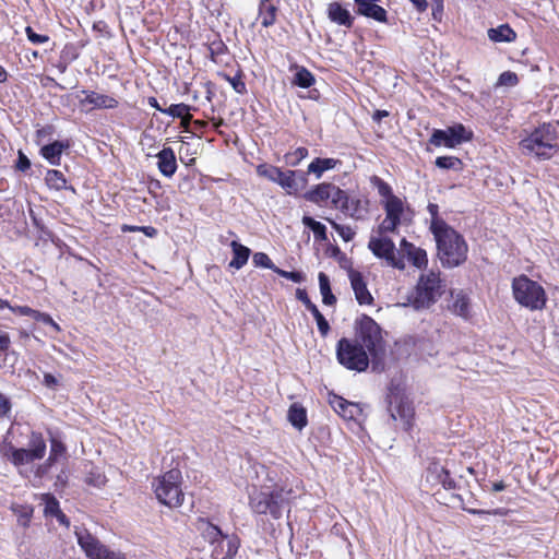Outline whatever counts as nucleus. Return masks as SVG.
Here are the masks:
<instances>
[{
  "mask_svg": "<svg viewBox=\"0 0 559 559\" xmlns=\"http://www.w3.org/2000/svg\"><path fill=\"white\" fill-rule=\"evenodd\" d=\"M400 224L401 223L399 221H396L394 218H390L389 216L385 215V218L382 221V223L379 226V231H380V234L393 233V231H395V229L397 228V226Z\"/></svg>",
  "mask_w": 559,
  "mask_h": 559,
  "instance_id": "obj_55",
  "label": "nucleus"
},
{
  "mask_svg": "<svg viewBox=\"0 0 559 559\" xmlns=\"http://www.w3.org/2000/svg\"><path fill=\"white\" fill-rule=\"evenodd\" d=\"M181 472L173 468L153 480L152 487L160 503L169 508L182 504L185 496L181 489Z\"/></svg>",
  "mask_w": 559,
  "mask_h": 559,
  "instance_id": "obj_6",
  "label": "nucleus"
},
{
  "mask_svg": "<svg viewBox=\"0 0 559 559\" xmlns=\"http://www.w3.org/2000/svg\"><path fill=\"white\" fill-rule=\"evenodd\" d=\"M10 310L19 316L32 317L35 319L37 310L32 309L28 306H15L10 307Z\"/></svg>",
  "mask_w": 559,
  "mask_h": 559,
  "instance_id": "obj_57",
  "label": "nucleus"
},
{
  "mask_svg": "<svg viewBox=\"0 0 559 559\" xmlns=\"http://www.w3.org/2000/svg\"><path fill=\"white\" fill-rule=\"evenodd\" d=\"M320 293L322 295V302L326 306L336 304V297L332 294L329 276L320 272L318 275Z\"/></svg>",
  "mask_w": 559,
  "mask_h": 559,
  "instance_id": "obj_33",
  "label": "nucleus"
},
{
  "mask_svg": "<svg viewBox=\"0 0 559 559\" xmlns=\"http://www.w3.org/2000/svg\"><path fill=\"white\" fill-rule=\"evenodd\" d=\"M433 473H436V477L439 484L443 486L445 489H454L455 488V480L450 476V473L448 469H445L442 466H435Z\"/></svg>",
  "mask_w": 559,
  "mask_h": 559,
  "instance_id": "obj_44",
  "label": "nucleus"
},
{
  "mask_svg": "<svg viewBox=\"0 0 559 559\" xmlns=\"http://www.w3.org/2000/svg\"><path fill=\"white\" fill-rule=\"evenodd\" d=\"M28 445L29 449L12 448L11 461L14 465L28 464L44 457L46 453V442L40 433L32 432Z\"/></svg>",
  "mask_w": 559,
  "mask_h": 559,
  "instance_id": "obj_12",
  "label": "nucleus"
},
{
  "mask_svg": "<svg viewBox=\"0 0 559 559\" xmlns=\"http://www.w3.org/2000/svg\"><path fill=\"white\" fill-rule=\"evenodd\" d=\"M78 544L91 559H127L120 551H111L85 528H76Z\"/></svg>",
  "mask_w": 559,
  "mask_h": 559,
  "instance_id": "obj_9",
  "label": "nucleus"
},
{
  "mask_svg": "<svg viewBox=\"0 0 559 559\" xmlns=\"http://www.w3.org/2000/svg\"><path fill=\"white\" fill-rule=\"evenodd\" d=\"M373 183L378 190V193L381 197L385 198L386 200L391 199L392 197H395L392 193V189H391L390 185L386 183L385 181H383L382 179H380L379 177L373 178Z\"/></svg>",
  "mask_w": 559,
  "mask_h": 559,
  "instance_id": "obj_50",
  "label": "nucleus"
},
{
  "mask_svg": "<svg viewBox=\"0 0 559 559\" xmlns=\"http://www.w3.org/2000/svg\"><path fill=\"white\" fill-rule=\"evenodd\" d=\"M472 135L471 131H467L463 124L459 123L444 130L435 129L429 139V143L438 147L445 146L453 148L463 142L469 141Z\"/></svg>",
  "mask_w": 559,
  "mask_h": 559,
  "instance_id": "obj_10",
  "label": "nucleus"
},
{
  "mask_svg": "<svg viewBox=\"0 0 559 559\" xmlns=\"http://www.w3.org/2000/svg\"><path fill=\"white\" fill-rule=\"evenodd\" d=\"M277 7L270 0H261L259 3V16L263 27H270L275 24Z\"/></svg>",
  "mask_w": 559,
  "mask_h": 559,
  "instance_id": "obj_30",
  "label": "nucleus"
},
{
  "mask_svg": "<svg viewBox=\"0 0 559 559\" xmlns=\"http://www.w3.org/2000/svg\"><path fill=\"white\" fill-rule=\"evenodd\" d=\"M240 546V540L236 535H225L221 546L218 547V552L213 554L216 558L221 559H231L237 554Z\"/></svg>",
  "mask_w": 559,
  "mask_h": 559,
  "instance_id": "obj_27",
  "label": "nucleus"
},
{
  "mask_svg": "<svg viewBox=\"0 0 559 559\" xmlns=\"http://www.w3.org/2000/svg\"><path fill=\"white\" fill-rule=\"evenodd\" d=\"M443 290L440 274L430 271L419 276L415 292L408 297V304L416 310L428 309L438 301Z\"/></svg>",
  "mask_w": 559,
  "mask_h": 559,
  "instance_id": "obj_4",
  "label": "nucleus"
},
{
  "mask_svg": "<svg viewBox=\"0 0 559 559\" xmlns=\"http://www.w3.org/2000/svg\"><path fill=\"white\" fill-rule=\"evenodd\" d=\"M44 384L47 388H55L58 384L57 378L51 373H45L44 376Z\"/></svg>",
  "mask_w": 559,
  "mask_h": 559,
  "instance_id": "obj_63",
  "label": "nucleus"
},
{
  "mask_svg": "<svg viewBox=\"0 0 559 559\" xmlns=\"http://www.w3.org/2000/svg\"><path fill=\"white\" fill-rule=\"evenodd\" d=\"M70 147L69 141H55L40 148V155L52 166H59L63 151Z\"/></svg>",
  "mask_w": 559,
  "mask_h": 559,
  "instance_id": "obj_22",
  "label": "nucleus"
},
{
  "mask_svg": "<svg viewBox=\"0 0 559 559\" xmlns=\"http://www.w3.org/2000/svg\"><path fill=\"white\" fill-rule=\"evenodd\" d=\"M231 87L237 94L243 95L247 93L246 83L243 82L241 74L235 76L225 75Z\"/></svg>",
  "mask_w": 559,
  "mask_h": 559,
  "instance_id": "obj_48",
  "label": "nucleus"
},
{
  "mask_svg": "<svg viewBox=\"0 0 559 559\" xmlns=\"http://www.w3.org/2000/svg\"><path fill=\"white\" fill-rule=\"evenodd\" d=\"M519 83L516 73L511 71H504L499 75L498 85L500 86H515Z\"/></svg>",
  "mask_w": 559,
  "mask_h": 559,
  "instance_id": "obj_49",
  "label": "nucleus"
},
{
  "mask_svg": "<svg viewBox=\"0 0 559 559\" xmlns=\"http://www.w3.org/2000/svg\"><path fill=\"white\" fill-rule=\"evenodd\" d=\"M45 181L49 189L53 190H63L68 189L67 187V179L64 175L56 169H49L47 170L45 175Z\"/></svg>",
  "mask_w": 559,
  "mask_h": 559,
  "instance_id": "obj_34",
  "label": "nucleus"
},
{
  "mask_svg": "<svg viewBox=\"0 0 559 559\" xmlns=\"http://www.w3.org/2000/svg\"><path fill=\"white\" fill-rule=\"evenodd\" d=\"M55 131V128L52 126H46L36 131V138L38 140H43L47 136H50Z\"/></svg>",
  "mask_w": 559,
  "mask_h": 559,
  "instance_id": "obj_61",
  "label": "nucleus"
},
{
  "mask_svg": "<svg viewBox=\"0 0 559 559\" xmlns=\"http://www.w3.org/2000/svg\"><path fill=\"white\" fill-rule=\"evenodd\" d=\"M330 405L332 408L344 419L355 420L361 413L360 407L356 403H352L343 399L342 396L333 395L330 399Z\"/></svg>",
  "mask_w": 559,
  "mask_h": 559,
  "instance_id": "obj_20",
  "label": "nucleus"
},
{
  "mask_svg": "<svg viewBox=\"0 0 559 559\" xmlns=\"http://www.w3.org/2000/svg\"><path fill=\"white\" fill-rule=\"evenodd\" d=\"M296 297L305 305V307L314 317L320 334L323 337L326 336L328 333L330 332V324L324 318V316L319 311L318 307L310 300L307 292L305 289L298 288L296 290Z\"/></svg>",
  "mask_w": 559,
  "mask_h": 559,
  "instance_id": "obj_18",
  "label": "nucleus"
},
{
  "mask_svg": "<svg viewBox=\"0 0 559 559\" xmlns=\"http://www.w3.org/2000/svg\"><path fill=\"white\" fill-rule=\"evenodd\" d=\"M316 80L313 74L306 68L300 67L295 73L293 83L302 88H309L314 84Z\"/></svg>",
  "mask_w": 559,
  "mask_h": 559,
  "instance_id": "obj_39",
  "label": "nucleus"
},
{
  "mask_svg": "<svg viewBox=\"0 0 559 559\" xmlns=\"http://www.w3.org/2000/svg\"><path fill=\"white\" fill-rule=\"evenodd\" d=\"M352 288L359 305H371L373 298L369 293L367 285L360 272L352 270L348 274Z\"/></svg>",
  "mask_w": 559,
  "mask_h": 559,
  "instance_id": "obj_19",
  "label": "nucleus"
},
{
  "mask_svg": "<svg viewBox=\"0 0 559 559\" xmlns=\"http://www.w3.org/2000/svg\"><path fill=\"white\" fill-rule=\"evenodd\" d=\"M515 37V32L508 24L488 29V38L495 43H510L513 41Z\"/></svg>",
  "mask_w": 559,
  "mask_h": 559,
  "instance_id": "obj_31",
  "label": "nucleus"
},
{
  "mask_svg": "<svg viewBox=\"0 0 559 559\" xmlns=\"http://www.w3.org/2000/svg\"><path fill=\"white\" fill-rule=\"evenodd\" d=\"M292 489L274 488L253 489L249 493L250 510L258 515H271L273 519L282 518L285 511L289 512L294 498Z\"/></svg>",
  "mask_w": 559,
  "mask_h": 559,
  "instance_id": "obj_1",
  "label": "nucleus"
},
{
  "mask_svg": "<svg viewBox=\"0 0 559 559\" xmlns=\"http://www.w3.org/2000/svg\"><path fill=\"white\" fill-rule=\"evenodd\" d=\"M332 190L333 183L322 182L307 191L304 198L311 203L321 205L322 203H325L330 200Z\"/></svg>",
  "mask_w": 559,
  "mask_h": 559,
  "instance_id": "obj_24",
  "label": "nucleus"
},
{
  "mask_svg": "<svg viewBox=\"0 0 559 559\" xmlns=\"http://www.w3.org/2000/svg\"><path fill=\"white\" fill-rule=\"evenodd\" d=\"M389 411L392 420L396 421L400 419L405 430L411 429L414 407L407 399L395 396L394 401L390 402Z\"/></svg>",
  "mask_w": 559,
  "mask_h": 559,
  "instance_id": "obj_13",
  "label": "nucleus"
},
{
  "mask_svg": "<svg viewBox=\"0 0 559 559\" xmlns=\"http://www.w3.org/2000/svg\"><path fill=\"white\" fill-rule=\"evenodd\" d=\"M435 164L438 168L453 170H461L463 166L462 160L455 156H439Z\"/></svg>",
  "mask_w": 559,
  "mask_h": 559,
  "instance_id": "obj_43",
  "label": "nucleus"
},
{
  "mask_svg": "<svg viewBox=\"0 0 559 559\" xmlns=\"http://www.w3.org/2000/svg\"><path fill=\"white\" fill-rule=\"evenodd\" d=\"M399 255L407 258V260L417 269H424L428 264L427 253L424 249L416 247L406 239H402L400 243Z\"/></svg>",
  "mask_w": 559,
  "mask_h": 559,
  "instance_id": "obj_15",
  "label": "nucleus"
},
{
  "mask_svg": "<svg viewBox=\"0 0 559 559\" xmlns=\"http://www.w3.org/2000/svg\"><path fill=\"white\" fill-rule=\"evenodd\" d=\"M385 215L401 223V216L404 211V203L397 197H392L384 203Z\"/></svg>",
  "mask_w": 559,
  "mask_h": 559,
  "instance_id": "obj_36",
  "label": "nucleus"
},
{
  "mask_svg": "<svg viewBox=\"0 0 559 559\" xmlns=\"http://www.w3.org/2000/svg\"><path fill=\"white\" fill-rule=\"evenodd\" d=\"M64 452L66 448L63 443L57 440L56 438H51L49 457L47 460V463L38 468V473H45L47 466L53 464L59 456L63 455Z\"/></svg>",
  "mask_w": 559,
  "mask_h": 559,
  "instance_id": "obj_38",
  "label": "nucleus"
},
{
  "mask_svg": "<svg viewBox=\"0 0 559 559\" xmlns=\"http://www.w3.org/2000/svg\"><path fill=\"white\" fill-rule=\"evenodd\" d=\"M230 247L233 250V259L229 262V267L239 270L248 262L251 250L237 240H233Z\"/></svg>",
  "mask_w": 559,
  "mask_h": 559,
  "instance_id": "obj_28",
  "label": "nucleus"
},
{
  "mask_svg": "<svg viewBox=\"0 0 559 559\" xmlns=\"http://www.w3.org/2000/svg\"><path fill=\"white\" fill-rule=\"evenodd\" d=\"M452 301L449 305V310L463 319L471 317V299L463 290L451 292Z\"/></svg>",
  "mask_w": 559,
  "mask_h": 559,
  "instance_id": "obj_21",
  "label": "nucleus"
},
{
  "mask_svg": "<svg viewBox=\"0 0 559 559\" xmlns=\"http://www.w3.org/2000/svg\"><path fill=\"white\" fill-rule=\"evenodd\" d=\"M514 299L523 307L536 311L542 310L547 302L545 289L526 275L515 277L512 282Z\"/></svg>",
  "mask_w": 559,
  "mask_h": 559,
  "instance_id": "obj_7",
  "label": "nucleus"
},
{
  "mask_svg": "<svg viewBox=\"0 0 559 559\" xmlns=\"http://www.w3.org/2000/svg\"><path fill=\"white\" fill-rule=\"evenodd\" d=\"M106 478L100 473H91V475L86 478V483L96 487H100L105 484Z\"/></svg>",
  "mask_w": 559,
  "mask_h": 559,
  "instance_id": "obj_59",
  "label": "nucleus"
},
{
  "mask_svg": "<svg viewBox=\"0 0 559 559\" xmlns=\"http://www.w3.org/2000/svg\"><path fill=\"white\" fill-rule=\"evenodd\" d=\"M427 210L431 216L430 230L436 233L440 229L448 227L449 225L439 216V206L435 203H429Z\"/></svg>",
  "mask_w": 559,
  "mask_h": 559,
  "instance_id": "obj_42",
  "label": "nucleus"
},
{
  "mask_svg": "<svg viewBox=\"0 0 559 559\" xmlns=\"http://www.w3.org/2000/svg\"><path fill=\"white\" fill-rule=\"evenodd\" d=\"M521 148L538 159H549L558 152L557 134L550 124L544 123L520 142Z\"/></svg>",
  "mask_w": 559,
  "mask_h": 559,
  "instance_id": "obj_3",
  "label": "nucleus"
},
{
  "mask_svg": "<svg viewBox=\"0 0 559 559\" xmlns=\"http://www.w3.org/2000/svg\"><path fill=\"white\" fill-rule=\"evenodd\" d=\"M45 501H46V503H45V513L46 514L56 515V514L60 513L61 510L59 508V502L53 496L47 495Z\"/></svg>",
  "mask_w": 559,
  "mask_h": 559,
  "instance_id": "obj_53",
  "label": "nucleus"
},
{
  "mask_svg": "<svg viewBox=\"0 0 559 559\" xmlns=\"http://www.w3.org/2000/svg\"><path fill=\"white\" fill-rule=\"evenodd\" d=\"M252 262L254 266L258 267H265L270 269L272 271H276L277 266L272 262V260L269 258V255L264 252H257L253 254Z\"/></svg>",
  "mask_w": 559,
  "mask_h": 559,
  "instance_id": "obj_46",
  "label": "nucleus"
},
{
  "mask_svg": "<svg viewBox=\"0 0 559 559\" xmlns=\"http://www.w3.org/2000/svg\"><path fill=\"white\" fill-rule=\"evenodd\" d=\"M308 156V150L306 147H298L293 153L286 155L287 162L296 166L299 162Z\"/></svg>",
  "mask_w": 559,
  "mask_h": 559,
  "instance_id": "obj_52",
  "label": "nucleus"
},
{
  "mask_svg": "<svg viewBox=\"0 0 559 559\" xmlns=\"http://www.w3.org/2000/svg\"><path fill=\"white\" fill-rule=\"evenodd\" d=\"M85 98L80 100L82 107L90 106L86 110L112 109L118 106V100L112 96L99 94L94 91H82Z\"/></svg>",
  "mask_w": 559,
  "mask_h": 559,
  "instance_id": "obj_14",
  "label": "nucleus"
},
{
  "mask_svg": "<svg viewBox=\"0 0 559 559\" xmlns=\"http://www.w3.org/2000/svg\"><path fill=\"white\" fill-rule=\"evenodd\" d=\"M287 418L292 426L298 430H302L308 424L306 408L298 403L290 405Z\"/></svg>",
  "mask_w": 559,
  "mask_h": 559,
  "instance_id": "obj_29",
  "label": "nucleus"
},
{
  "mask_svg": "<svg viewBox=\"0 0 559 559\" xmlns=\"http://www.w3.org/2000/svg\"><path fill=\"white\" fill-rule=\"evenodd\" d=\"M31 167V162L27 158L26 155H24L22 152H19V158L16 163V168L21 171H26Z\"/></svg>",
  "mask_w": 559,
  "mask_h": 559,
  "instance_id": "obj_60",
  "label": "nucleus"
},
{
  "mask_svg": "<svg viewBox=\"0 0 559 559\" xmlns=\"http://www.w3.org/2000/svg\"><path fill=\"white\" fill-rule=\"evenodd\" d=\"M354 2L357 7V14L380 23H386V11L377 4L378 0H354Z\"/></svg>",
  "mask_w": 559,
  "mask_h": 559,
  "instance_id": "obj_17",
  "label": "nucleus"
},
{
  "mask_svg": "<svg viewBox=\"0 0 559 559\" xmlns=\"http://www.w3.org/2000/svg\"><path fill=\"white\" fill-rule=\"evenodd\" d=\"M350 217L356 219H362L368 213V201L360 199H349L348 209L344 211Z\"/></svg>",
  "mask_w": 559,
  "mask_h": 559,
  "instance_id": "obj_35",
  "label": "nucleus"
},
{
  "mask_svg": "<svg viewBox=\"0 0 559 559\" xmlns=\"http://www.w3.org/2000/svg\"><path fill=\"white\" fill-rule=\"evenodd\" d=\"M197 527L201 536L212 546H214L213 554H217L218 547L221 546L224 539V533L222 532V530L205 519H199Z\"/></svg>",
  "mask_w": 559,
  "mask_h": 559,
  "instance_id": "obj_16",
  "label": "nucleus"
},
{
  "mask_svg": "<svg viewBox=\"0 0 559 559\" xmlns=\"http://www.w3.org/2000/svg\"><path fill=\"white\" fill-rule=\"evenodd\" d=\"M389 116V111L386 110H376L372 115V119L376 122H380L383 118Z\"/></svg>",
  "mask_w": 559,
  "mask_h": 559,
  "instance_id": "obj_64",
  "label": "nucleus"
},
{
  "mask_svg": "<svg viewBox=\"0 0 559 559\" xmlns=\"http://www.w3.org/2000/svg\"><path fill=\"white\" fill-rule=\"evenodd\" d=\"M370 354L355 338L342 337L336 344L337 361L348 370L365 371Z\"/></svg>",
  "mask_w": 559,
  "mask_h": 559,
  "instance_id": "obj_8",
  "label": "nucleus"
},
{
  "mask_svg": "<svg viewBox=\"0 0 559 559\" xmlns=\"http://www.w3.org/2000/svg\"><path fill=\"white\" fill-rule=\"evenodd\" d=\"M341 164L342 162L336 158L317 157L308 165L307 173L314 175L316 179H320L325 171L334 169Z\"/></svg>",
  "mask_w": 559,
  "mask_h": 559,
  "instance_id": "obj_26",
  "label": "nucleus"
},
{
  "mask_svg": "<svg viewBox=\"0 0 559 559\" xmlns=\"http://www.w3.org/2000/svg\"><path fill=\"white\" fill-rule=\"evenodd\" d=\"M25 34L27 39L34 45H40L49 41V36L37 34L31 26H26Z\"/></svg>",
  "mask_w": 559,
  "mask_h": 559,
  "instance_id": "obj_51",
  "label": "nucleus"
},
{
  "mask_svg": "<svg viewBox=\"0 0 559 559\" xmlns=\"http://www.w3.org/2000/svg\"><path fill=\"white\" fill-rule=\"evenodd\" d=\"M355 340L370 354L373 361H378L384 354L381 328L367 314H361L355 321Z\"/></svg>",
  "mask_w": 559,
  "mask_h": 559,
  "instance_id": "obj_5",
  "label": "nucleus"
},
{
  "mask_svg": "<svg viewBox=\"0 0 559 559\" xmlns=\"http://www.w3.org/2000/svg\"><path fill=\"white\" fill-rule=\"evenodd\" d=\"M369 250L379 259H384L388 265L397 270L405 269L403 257L399 255L394 242L388 237H371Z\"/></svg>",
  "mask_w": 559,
  "mask_h": 559,
  "instance_id": "obj_11",
  "label": "nucleus"
},
{
  "mask_svg": "<svg viewBox=\"0 0 559 559\" xmlns=\"http://www.w3.org/2000/svg\"><path fill=\"white\" fill-rule=\"evenodd\" d=\"M432 235L437 242L438 257L444 267H456L466 261L467 243L455 229L448 226Z\"/></svg>",
  "mask_w": 559,
  "mask_h": 559,
  "instance_id": "obj_2",
  "label": "nucleus"
},
{
  "mask_svg": "<svg viewBox=\"0 0 559 559\" xmlns=\"http://www.w3.org/2000/svg\"><path fill=\"white\" fill-rule=\"evenodd\" d=\"M332 227L337 231V234L342 237L344 241L353 240L355 236V230L350 226L341 225L335 223L334 221H329Z\"/></svg>",
  "mask_w": 559,
  "mask_h": 559,
  "instance_id": "obj_47",
  "label": "nucleus"
},
{
  "mask_svg": "<svg viewBox=\"0 0 559 559\" xmlns=\"http://www.w3.org/2000/svg\"><path fill=\"white\" fill-rule=\"evenodd\" d=\"M34 320L50 325L56 332L60 331L58 323H56L53 319L47 313L37 311Z\"/></svg>",
  "mask_w": 559,
  "mask_h": 559,
  "instance_id": "obj_56",
  "label": "nucleus"
},
{
  "mask_svg": "<svg viewBox=\"0 0 559 559\" xmlns=\"http://www.w3.org/2000/svg\"><path fill=\"white\" fill-rule=\"evenodd\" d=\"M257 174L276 183L277 177L281 176V168L267 164H261L257 167Z\"/></svg>",
  "mask_w": 559,
  "mask_h": 559,
  "instance_id": "obj_45",
  "label": "nucleus"
},
{
  "mask_svg": "<svg viewBox=\"0 0 559 559\" xmlns=\"http://www.w3.org/2000/svg\"><path fill=\"white\" fill-rule=\"evenodd\" d=\"M328 16L332 22L338 25L346 27L353 26L354 17L349 11L343 8L338 2H332L329 4Z\"/></svg>",
  "mask_w": 559,
  "mask_h": 559,
  "instance_id": "obj_25",
  "label": "nucleus"
},
{
  "mask_svg": "<svg viewBox=\"0 0 559 559\" xmlns=\"http://www.w3.org/2000/svg\"><path fill=\"white\" fill-rule=\"evenodd\" d=\"M295 170L281 169V176L277 177L276 183L281 186L288 194L296 193L299 190V183L296 179Z\"/></svg>",
  "mask_w": 559,
  "mask_h": 559,
  "instance_id": "obj_32",
  "label": "nucleus"
},
{
  "mask_svg": "<svg viewBox=\"0 0 559 559\" xmlns=\"http://www.w3.org/2000/svg\"><path fill=\"white\" fill-rule=\"evenodd\" d=\"M329 201L331 202L332 207L341 210L343 213L348 209L349 198L347 193L335 185H333V190Z\"/></svg>",
  "mask_w": 559,
  "mask_h": 559,
  "instance_id": "obj_37",
  "label": "nucleus"
},
{
  "mask_svg": "<svg viewBox=\"0 0 559 559\" xmlns=\"http://www.w3.org/2000/svg\"><path fill=\"white\" fill-rule=\"evenodd\" d=\"M11 411V402L7 395L0 392V416H8Z\"/></svg>",
  "mask_w": 559,
  "mask_h": 559,
  "instance_id": "obj_58",
  "label": "nucleus"
},
{
  "mask_svg": "<svg viewBox=\"0 0 559 559\" xmlns=\"http://www.w3.org/2000/svg\"><path fill=\"white\" fill-rule=\"evenodd\" d=\"M302 224L313 231L314 237L318 240L325 241L328 239L326 227L322 223L316 221L314 218H312L310 216H304Z\"/></svg>",
  "mask_w": 559,
  "mask_h": 559,
  "instance_id": "obj_40",
  "label": "nucleus"
},
{
  "mask_svg": "<svg viewBox=\"0 0 559 559\" xmlns=\"http://www.w3.org/2000/svg\"><path fill=\"white\" fill-rule=\"evenodd\" d=\"M158 170L165 177H171L177 170L176 155L171 147H164L156 154Z\"/></svg>",
  "mask_w": 559,
  "mask_h": 559,
  "instance_id": "obj_23",
  "label": "nucleus"
},
{
  "mask_svg": "<svg viewBox=\"0 0 559 559\" xmlns=\"http://www.w3.org/2000/svg\"><path fill=\"white\" fill-rule=\"evenodd\" d=\"M190 106L186 104H173L167 109L164 110L165 114L171 116L174 118H180L183 122H188L191 120V115L189 114Z\"/></svg>",
  "mask_w": 559,
  "mask_h": 559,
  "instance_id": "obj_41",
  "label": "nucleus"
},
{
  "mask_svg": "<svg viewBox=\"0 0 559 559\" xmlns=\"http://www.w3.org/2000/svg\"><path fill=\"white\" fill-rule=\"evenodd\" d=\"M11 344L10 337L5 332L0 331V352H4Z\"/></svg>",
  "mask_w": 559,
  "mask_h": 559,
  "instance_id": "obj_62",
  "label": "nucleus"
},
{
  "mask_svg": "<svg viewBox=\"0 0 559 559\" xmlns=\"http://www.w3.org/2000/svg\"><path fill=\"white\" fill-rule=\"evenodd\" d=\"M275 273H277L280 276L287 278L294 283H301L305 281V275L301 272H296V271L288 272V271H284V270L277 267Z\"/></svg>",
  "mask_w": 559,
  "mask_h": 559,
  "instance_id": "obj_54",
  "label": "nucleus"
}]
</instances>
